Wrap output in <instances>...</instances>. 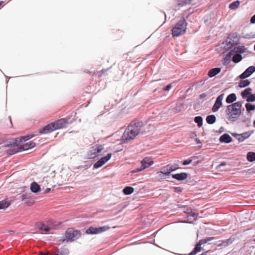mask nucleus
Listing matches in <instances>:
<instances>
[{
  "mask_svg": "<svg viewBox=\"0 0 255 255\" xmlns=\"http://www.w3.org/2000/svg\"><path fill=\"white\" fill-rule=\"evenodd\" d=\"M33 137V135H28L17 138L15 139V142L12 144L8 146L9 148L7 149V152L10 155H12L17 152L26 150L32 148L35 146V143L32 141H30L28 142L25 143L20 146L18 144L22 142L27 141Z\"/></svg>",
  "mask_w": 255,
  "mask_h": 255,
  "instance_id": "obj_1",
  "label": "nucleus"
},
{
  "mask_svg": "<svg viewBox=\"0 0 255 255\" xmlns=\"http://www.w3.org/2000/svg\"><path fill=\"white\" fill-rule=\"evenodd\" d=\"M141 125V123L138 122L128 125L122 136V142H127L134 139L138 134Z\"/></svg>",
  "mask_w": 255,
  "mask_h": 255,
  "instance_id": "obj_2",
  "label": "nucleus"
},
{
  "mask_svg": "<svg viewBox=\"0 0 255 255\" xmlns=\"http://www.w3.org/2000/svg\"><path fill=\"white\" fill-rule=\"evenodd\" d=\"M242 103L237 102L227 106L226 111L227 118L232 122L236 121L241 113Z\"/></svg>",
  "mask_w": 255,
  "mask_h": 255,
  "instance_id": "obj_3",
  "label": "nucleus"
},
{
  "mask_svg": "<svg viewBox=\"0 0 255 255\" xmlns=\"http://www.w3.org/2000/svg\"><path fill=\"white\" fill-rule=\"evenodd\" d=\"M63 126L64 119H61L45 126L42 129L39 130V133L41 134L48 133L54 130L62 128Z\"/></svg>",
  "mask_w": 255,
  "mask_h": 255,
  "instance_id": "obj_4",
  "label": "nucleus"
},
{
  "mask_svg": "<svg viewBox=\"0 0 255 255\" xmlns=\"http://www.w3.org/2000/svg\"><path fill=\"white\" fill-rule=\"evenodd\" d=\"M246 49L244 46H236L230 51V54H232V61L234 63H238L242 59L241 54L244 53Z\"/></svg>",
  "mask_w": 255,
  "mask_h": 255,
  "instance_id": "obj_5",
  "label": "nucleus"
},
{
  "mask_svg": "<svg viewBox=\"0 0 255 255\" xmlns=\"http://www.w3.org/2000/svg\"><path fill=\"white\" fill-rule=\"evenodd\" d=\"M187 23L184 19H182L177 23L173 27L172 31L173 36H179L183 34L186 30Z\"/></svg>",
  "mask_w": 255,
  "mask_h": 255,
  "instance_id": "obj_6",
  "label": "nucleus"
},
{
  "mask_svg": "<svg viewBox=\"0 0 255 255\" xmlns=\"http://www.w3.org/2000/svg\"><path fill=\"white\" fill-rule=\"evenodd\" d=\"M104 150V147L102 145H95L93 146L88 153L89 158H94L100 156L101 152Z\"/></svg>",
  "mask_w": 255,
  "mask_h": 255,
  "instance_id": "obj_7",
  "label": "nucleus"
},
{
  "mask_svg": "<svg viewBox=\"0 0 255 255\" xmlns=\"http://www.w3.org/2000/svg\"><path fill=\"white\" fill-rule=\"evenodd\" d=\"M80 236V234L78 231L73 230V229H68L66 233L65 240H66L67 242H72L79 238Z\"/></svg>",
  "mask_w": 255,
  "mask_h": 255,
  "instance_id": "obj_8",
  "label": "nucleus"
},
{
  "mask_svg": "<svg viewBox=\"0 0 255 255\" xmlns=\"http://www.w3.org/2000/svg\"><path fill=\"white\" fill-rule=\"evenodd\" d=\"M110 227L108 226H103L98 228L90 227L89 228L86 233L88 234H98L109 230Z\"/></svg>",
  "mask_w": 255,
  "mask_h": 255,
  "instance_id": "obj_9",
  "label": "nucleus"
},
{
  "mask_svg": "<svg viewBox=\"0 0 255 255\" xmlns=\"http://www.w3.org/2000/svg\"><path fill=\"white\" fill-rule=\"evenodd\" d=\"M112 154L108 153L105 157H102L98 161H97L93 165L95 169L99 168L107 162L111 158Z\"/></svg>",
  "mask_w": 255,
  "mask_h": 255,
  "instance_id": "obj_10",
  "label": "nucleus"
},
{
  "mask_svg": "<svg viewBox=\"0 0 255 255\" xmlns=\"http://www.w3.org/2000/svg\"><path fill=\"white\" fill-rule=\"evenodd\" d=\"M224 98V94H222L219 96L216 99V102L212 108V111L214 112H217L222 106V101Z\"/></svg>",
  "mask_w": 255,
  "mask_h": 255,
  "instance_id": "obj_11",
  "label": "nucleus"
},
{
  "mask_svg": "<svg viewBox=\"0 0 255 255\" xmlns=\"http://www.w3.org/2000/svg\"><path fill=\"white\" fill-rule=\"evenodd\" d=\"M154 162L150 157H145L141 161V166L144 170L153 164Z\"/></svg>",
  "mask_w": 255,
  "mask_h": 255,
  "instance_id": "obj_12",
  "label": "nucleus"
},
{
  "mask_svg": "<svg viewBox=\"0 0 255 255\" xmlns=\"http://www.w3.org/2000/svg\"><path fill=\"white\" fill-rule=\"evenodd\" d=\"M255 71V67L254 66L248 67L244 72L240 75L241 79H245L249 77Z\"/></svg>",
  "mask_w": 255,
  "mask_h": 255,
  "instance_id": "obj_13",
  "label": "nucleus"
},
{
  "mask_svg": "<svg viewBox=\"0 0 255 255\" xmlns=\"http://www.w3.org/2000/svg\"><path fill=\"white\" fill-rule=\"evenodd\" d=\"M206 243L207 241L206 240L200 241L197 244H196L194 250L188 255H195L196 254H197L198 253L201 251V245Z\"/></svg>",
  "mask_w": 255,
  "mask_h": 255,
  "instance_id": "obj_14",
  "label": "nucleus"
},
{
  "mask_svg": "<svg viewBox=\"0 0 255 255\" xmlns=\"http://www.w3.org/2000/svg\"><path fill=\"white\" fill-rule=\"evenodd\" d=\"M251 134L248 132L243 133L242 134H233V135L235 136L236 139L240 142L243 141L245 139L248 138L250 136Z\"/></svg>",
  "mask_w": 255,
  "mask_h": 255,
  "instance_id": "obj_15",
  "label": "nucleus"
},
{
  "mask_svg": "<svg viewBox=\"0 0 255 255\" xmlns=\"http://www.w3.org/2000/svg\"><path fill=\"white\" fill-rule=\"evenodd\" d=\"M176 170V168H173L169 165H167L162 168V172L166 176L168 175L171 172Z\"/></svg>",
  "mask_w": 255,
  "mask_h": 255,
  "instance_id": "obj_16",
  "label": "nucleus"
},
{
  "mask_svg": "<svg viewBox=\"0 0 255 255\" xmlns=\"http://www.w3.org/2000/svg\"><path fill=\"white\" fill-rule=\"evenodd\" d=\"M172 176L173 178L176 179L177 180L181 181L186 179L188 175L187 173L183 172L179 174H173Z\"/></svg>",
  "mask_w": 255,
  "mask_h": 255,
  "instance_id": "obj_17",
  "label": "nucleus"
},
{
  "mask_svg": "<svg viewBox=\"0 0 255 255\" xmlns=\"http://www.w3.org/2000/svg\"><path fill=\"white\" fill-rule=\"evenodd\" d=\"M222 142L229 143L232 141V137L227 133H225L220 137Z\"/></svg>",
  "mask_w": 255,
  "mask_h": 255,
  "instance_id": "obj_18",
  "label": "nucleus"
},
{
  "mask_svg": "<svg viewBox=\"0 0 255 255\" xmlns=\"http://www.w3.org/2000/svg\"><path fill=\"white\" fill-rule=\"evenodd\" d=\"M30 190L33 193H36L40 190V186L35 182H33L30 185Z\"/></svg>",
  "mask_w": 255,
  "mask_h": 255,
  "instance_id": "obj_19",
  "label": "nucleus"
},
{
  "mask_svg": "<svg viewBox=\"0 0 255 255\" xmlns=\"http://www.w3.org/2000/svg\"><path fill=\"white\" fill-rule=\"evenodd\" d=\"M38 228L41 231V233H47L51 229L49 227L43 224H40L38 225Z\"/></svg>",
  "mask_w": 255,
  "mask_h": 255,
  "instance_id": "obj_20",
  "label": "nucleus"
},
{
  "mask_svg": "<svg viewBox=\"0 0 255 255\" xmlns=\"http://www.w3.org/2000/svg\"><path fill=\"white\" fill-rule=\"evenodd\" d=\"M221 69L220 68H215L210 70L208 73V75L210 77H213L220 73Z\"/></svg>",
  "mask_w": 255,
  "mask_h": 255,
  "instance_id": "obj_21",
  "label": "nucleus"
},
{
  "mask_svg": "<svg viewBox=\"0 0 255 255\" xmlns=\"http://www.w3.org/2000/svg\"><path fill=\"white\" fill-rule=\"evenodd\" d=\"M237 99V97H236V95L235 94H231L230 95H229L226 99V102L228 103V104H230V103H232L233 102H234V101H235Z\"/></svg>",
  "mask_w": 255,
  "mask_h": 255,
  "instance_id": "obj_22",
  "label": "nucleus"
},
{
  "mask_svg": "<svg viewBox=\"0 0 255 255\" xmlns=\"http://www.w3.org/2000/svg\"><path fill=\"white\" fill-rule=\"evenodd\" d=\"M10 205V202L7 200H2L0 201V210L5 209Z\"/></svg>",
  "mask_w": 255,
  "mask_h": 255,
  "instance_id": "obj_23",
  "label": "nucleus"
},
{
  "mask_svg": "<svg viewBox=\"0 0 255 255\" xmlns=\"http://www.w3.org/2000/svg\"><path fill=\"white\" fill-rule=\"evenodd\" d=\"M134 189L130 186H127L123 189V192L126 195H130L133 192Z\"/></svg>",
  "mask_w": 255,
  "mask_h": 255,
  "instance_id": "obj_24",
  "label": "nucleus"
},
{
  "mask_svg": "<svg viewBox=\"0 0 255 255\" xmlns=\"http://www.w3.org/2000/svg\"><path fill=\"white\" fill-rule=\"evenodd\" d=\"M247 158L248 161L252 162L255 160V153L253 152H249L247 155Z\"/></svg>",
  "mask_w": 255,
  "mask_h": 255,
  "instance_id": "obj_25",
  "label": "nucleus"
},
{
  "mask_svg": "<svg viewBox=\"0 0 255 255\" xmlns=\"http://www.w3.org/2000/svg\"><path fill=\"white\" fill-rule=\"evenodd\" d=\"M216 119L214 115H210L207 117L206 121L209 124H213L215 122Z\"/></svg>",
  "mask_w": 255,
  "mask_h": 255,
  "instance_id": "obj_26",
  "label": "nucleus"
},
{
  "mask_svg": "<svg viewBox=\"0 0 255 255\" xmlns=\"http://www.w3.org/2000/svg\"><path fill=\"white\" fill-rule=\"evenodd\" d=\"M240 4V2L239 0L234 1L230 4L229 8L231 9H235L238 8Z\"/></svg>",
  "mask_w": 255,
  "mask_h": 255,
  "instance_id": "obj_27",
  "label": "nucleus"
},
{
  "mask_svg": "<svg viewBox=\"0 0 255 255\" xmlns=\"http://www.w3.org/2000/svg\"><path fill=\"white\" fill-rule=\"evenodd\" d=\"M252 91V89L250 88H246L245 90H244L241 93V95L243 98L246 97L248 95H249Z\"/></svg>",
  "mask_w": 255,
  "mask_h": 255,
  "instance_id": "obj_28",
  "label": "nucleus"
},
{
  "mask_svg": "<svg viewBox=\"0 0 255 255\" xmlns=\"http://www.w3.org/2000/svg\"><path fill=\"white\" fill-rule=\"evenodd\" d=\"M194 122L197 124L199 127H201L203 125V119L201 117L197 116L195 117Z\"/></svg>",
  "mask_w": 255,
  "mask_h": 255,
  "instance_id": "obj_29",
  "label": "nucleus"
},
{
  "mask_svg": "<svg viewBox=\"0 0 255 255\" xmlns=\"http://www.w3.org/2000/svg\"><path fill=\"white\" fill-rule=\"evenodd\" d=\"M165 176L166 175L162 172V171H158L156 173V178L157 180L165 179L166 178Z\"/></svg>",
  "mask_w": 255,
  "mask_h": 255,
  "instance_id": "obj_30",
  "label": "nucleus"
},
{
  "mask_svg": "<svg viewBox=\"0 0 255 255\" xmlns=\"http://www.w3.org/2000/svg\"><path fill=\"white\" fill-rule=\"evenodd\" d=\"M250 82L248 80H242L239 85V86L241 88H244L250 84Z\"/></svg>",
  "mask_w": 255,
  "mask_h": 255,
  "instance_id": "obj_31",
  "label": "nucleus"
},
{
  "mask_svg": "<svg viewBox=\"0 0 255 255\" xmlns=\"http://www.w3.org/2000/svg\"><path fill=\"white\" fill-rule=\"evenodd\" d=\"M247 111L248 112H250L252 111H253L255 109V106L249 103H247L245 105Z\"/></svg>",
  "mask_w": 255,
  "mask_h": 255,
  "instance_id": "obj_32",
  "label": "nucleus"
},
{
  "mask_svg": "<svg viewBox=\"0 0 255 255\" xmlns=\"http://www.w3.org/2000/svg\"><path fill=\"white\" fill-rule=\"evenodd\" d=\"M232 58V54H230V51L226 55L224 58V61L225 64H228L230 63L231 59Z\"/></svg>",
  "mask_w": 255,
  "mask_h": 255,
  "instance_id": "obj_33",
  "label": "nucleus"
},
{
  "mask_svg": "<svg viewBox=\"0 0 255 255\" xmlns=\"http://www.w3.org/2000/svg\"><path fill=\"white\" fill-rule=\"evenodd\" d=\"M40 254L41 255H64L63 252L62 251H59V250L57 251L54 254L50 255L48 253H41Z\"/></svg>",
  "mask_w": 255,
  "mask_h": 255,
  "instance_id": "obj_34",
  "label": "nucleus"
},
{
  "mask_svg": "<svg viewBox=\"0 0 255 255\" xmlns=\"http://www.w3.org/2000/svg\"><path fill=\"white\" fill-rule=\"evenodd\" d=\"M180 5H184L190 2L192 0H177Z\"/></svg>",
  "mask_w": 255,
  "mask_h": 255,
  "instance_id": "obj_35",
  "label": "nucleus"
},
{
  "mask_svg": "<svg viewBox=\"0 0 255 255\" xmlns=\"http://www.w3.org/2000/svg\"><path fill=\"white\" fill-rule=\"evenodd\" d=\"M248 102H254L255 101V96L254 94L251 95L247 99Z\"/></svg>",
  "mask_w": 255,
  "mask_h": 255,
  "instance_id": "obj_36",
  "label": "nucleus"
},
{
  "mask_svg": "<svg viewBox=\"0 0 255 255\" xmlns=\"http://www.w3.org/2000/svg\"><path fill=\"white\" fill-rule=\"evenodd\" d=\"M48 179H50V178L49 177H45V178H43V180L42 181V183L43 184V185H44L45 186H47V185H46V182L48 181Z\"/></svg>",
  "mask_w": 255,
  "mask_h": 255,
  "instance_id": "obj_37",
  "label": "nucleus"
},
{
  "mask_svg": "<svg viewBox=\"0 0 255 255\" xmlns=\"http://www.w3.org/2000/svg\"><path fill=\"white\" fill-rule=\"evenodd\" d=\"M143 170H144V169L142 168V167L141 166H140V167L136 168L134 170H132V173H136V172H137L142 171Z\"/></svg>",
  "mask_w": 255,
  "mask_h": 255,
  "instance_id": "obj_38",
  "label": "nucleus"
},
{
  "mask_svg": "<svg viewBox=\"0 0 255 255\" xmlns=\"http://www.w3.org/2000/svg\"><path fill=\"white\" fill-rule=\"evenodd\" d=\"M192 160L191 159L185 160L183 162V165H188L192 162Z\"/></svg>",
  "mask_w": 255,
  "mask_h": 255,
  "instance_id": "obj_39",
  "label": "nucleus"
},
{
  "mask_svg": "<svg viewBox=\"0 0 255 255\" xmlns=\"http://www.w3.org/2000/svg\"><path fill=\"white\" fill-rule=\"evenodd\" d=\"M172 86L171 84H169L164 88V90L165 91H169L172 88Z\"/></svg>",
  "mask_w": 255,
  "mask_h": 255,
  "instance_id": "obj_40",
  "label": "nucleus"
},
{
  "mask_svg": "<svg viewBox=\"0 0 255 255\" xmlns=\"http://www.w3.org/2000/svg\"><path fill=\"white\" fill-rule=\"evenodd\" d=\"M251 23H255V14L251 19Z\"/></svg>",
  "mask_w": 255,
  "mask_h": 255,
  "instance_id": "obj_41",
  "label": "nucleus"
},
{
  "mask_svg": "<svg viewBox=\"0 0 255 255\" xmlns=\"http://www.w3.org/2000/svg\"><path fill=\"white\" fill-rule=\"evenodd\" d=\"M195 141H196V142L199 144V143H201V141H200V140L198 138H196L195 139Z\"/></svg>",
  "mask_w": 255,
  "mask_h": 255,
  "instance_id": "obj_42",
  "label": "nucleus"
},
{
  "mask_svg": "<svg viewBox=\"0 0 255 255\" xmlns=\"http://www.w3.org/2000/svg\"><path fill=\"white\" fill-rule=\"evenodd\" d=\"M50 190V187H48L47 188L46 190V192H49Z\"/></svg>",
  "mask_w": 255,
  "mask_h": 255,
  "instance_id": "obj_43",
  "label": "nucleus"
},
{
  "mask_svg": "<svg viewBox=\"0 0 255 255\" xmlns=\"http://www.w3.org/2000/svg\"><path fill=\"white\" fill-rule=\"evenodd\" d=\"M225 165H226V163L225 162H223V163H222L221 164H220L219 165V166H224Z\"/></svg>",
  "mask_w": 255,
  "mask_h": 255,
  "instance_id": "obj_44",
  "label": "nucleus"
},
{
  "mask_svg": "<svg viewBox=\"0 0 255 255\" xmlns=\"http://www.w3.org/2000/svg\"><path fill=\"white\" fill-rule=\"evenodd\" d=\"M206 254H207V252H206V253H202V254H201L200 255H206Z\"/></svg>",
  "mask_w": 255,
  "mask_h": 255,
  "instance_id": "obj_45",
  "label": "nucleus"
},
{
  "mask_svg": "<svg viewBox=\"0 0 255 255\" xmlns=\"http://www.w3.org/2000/svg\"><path fill=\"white\" fill-rule=\"evenodd\" d=\"M192 216H193V217H194V216L197 217V215H196L195 213H193V214H192Z\"/></svg>",
  "mask_w": 255,
  "mask_h": 255,
  "instance_id": "obj_46",
  "label": "nucleus"
},
{
  "mask_svg": "<svg viewBox=\"0 0 255 255\" xmlns=\"http://www.w3.org/2000/svg\"><path fill=\"white\" fill-rule=\"evenodd\" d=\"M194 136H196V134L195 133H193L192 137H193Z\"/></svg>",
  "mask_w": 255,
  "mask_h": 255,
  "instance_id": "obj_47",
  "label": "nucleus"
},
{
  "mask_svg": "<svg viewBox=\"0 0 255 255\" xmlns=\"http://www.w3.org/2000/svg\"><path fill=\"white\" fill-rule=\"evenodd\" d=\"M2 3H3L2 1H0V6L2 4Z\"/></svg>",
  "mask_w": 255,
  "mask_h": 255,
  "instance_id": "obj_48",
  "label": "nucleus"
},
{
  "mask_svg": "<svg viewBox=\"0 0 255 255\" xmlns=\"http://www.w3.org/2000/svg\"><path fill=\"white\" fill-rule=\"evenodd\" d=\"M180 111H181L180 110H176V113H178V112H179Z\"/></svg>",
  "mask_w": 255,
  "mask_h": 255,
  "instance_id": "obj_49",
  "label": "nucleus"
},
{
  "mask_svg": "<svg viewBox=\"0 0 255 255\" xmlns=\"http://www.w3.org/2000/svg\"><path fill=\"white\" fill-rule=\"evenodd\" d=\"M254 49H255V47H254Z\"/></svg>",
  "mask_w": 255,
  "mask_h": 255,
  "instance_id": "obj_50",
  "label": "nucleus"
}]
</instances>
